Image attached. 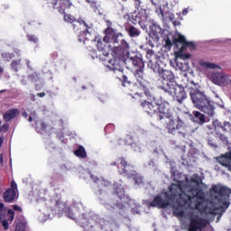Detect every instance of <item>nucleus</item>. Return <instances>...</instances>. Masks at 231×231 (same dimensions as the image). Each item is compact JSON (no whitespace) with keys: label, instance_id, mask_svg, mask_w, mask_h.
<instances>
[{"label":"nucleus","instance_id":"f8f14e48","mask_svg":"<svg viewBox=\"0 0 231 231\" xmlns=\"http://www.w3.org/2000/svg\"><path fill=\"white\" fill-rule=\"evenodd\" d=\"M17 198V183L15 181L11 182V189H7L4 193V199L7 203H12Z\"/></svg>","mask_w":231,"mask_h":231},{"label":"nucleus","instance_id":"393cba45","mask_svg":"<svg viewBox=\"0 0 231 231\" xmlns=\"http://www.w3.org/2000/svg\"><path fill=\"white\" fill-rule=\"evenodd\" d=\"M164 14L165 15L164 17H162V19H163L164 21H174V14H172L171 13H169V11H167Z\"/></svg>","mask_w":231,"mask_h":231},{"label":"nucleus","instance_id":"c85d7f7f","mask_svg":"<svg viewBox=\"0 0 231 231\" xmlns=\"http://www.w3.org/2000/svg\"><path fill=\"white\" fill-rule=\"evenodd\" d=\"M21 82L22 84L25 85L26 84H30V82H33V78L32 77H23L22 79H21Z\"/></svg>","mask_w":231,"mask_h":231},{"label":"nucleus","instance_id":"b1692460","mask_svg":"<svg viewBox=\"0 0 231 231\" xmlns=\"http://www.w3.org/2000/svg\"><path fill=\"white\" fill-rule=\"evenodd\" d=\"M148 68H150V69H152V71H154V73H159L160 74V69H156V64H154V62H152V60H149L148 61Z\"/></svg>","mask_w":231,"mask_h":231},{"label":"nucleus","instance_id":"58836bf2","mask_svg":"<svg viewBox=\"0 0 231 231\" xmlns=\"http://www.w3.org/2000/svg\"><path fill=\"white\" fill-rule=\"evenodd\" d=\"M2 225H3L4 228H5V230H8V221L4 220L2 222Z\"/></svg>","mask_w":231,"mask_h":231},{"label":"nucleus","instance_id":"423d86ee","mask_svg":"<svg viewBox=\"0 0 231 231\" xmlns=\"http://www.w3.org/2000/svg\"><path fill=\"white\" fill-rule=\"evenodd\" d=\"M186 89H189L191 100L198 109H200L208 116L216 115L214 102L208 100L207 96L198 89V85L194 84V82H189L186 86Z\"/></svg>","mask_w":231,"mask_h":231},{"label":"nucleus","instance_id":"a211bd4d","mask_svg":"<svg viewBox=\"0 0 231 231\" xmlns=\"http://www.w3.org/2000/svg\"><path fill=\"white\" fill-rule=\"evenodd\" d=\"M192 120L195 122V124L203 125L205 124V115L201 114L200 112L194 111Z\"/></svg>","mask_w":231,"mask_h":231},{"label":"nucleus","instance_id":"bb28decb","mask_svg":"<svg viewBox=\"0 0 231 231\" xmlns=\"http://www.w3.org/2000/svg\"><path fill=\"white\" fill-rule=\"evenodd\" d=\"M6 216V208H5V204L0 202V219H3Z\"/></svg>","mask_w":231,"mask_h":231},{"label":"nucleus","instance_id":"2f4dec72","mask_svg":"<svg viewBox=\"0 0 231 231\" xmlns=\"http://www.w3.org/2000/svg\"><path fill=\"white\" fill-rule=\"evenodd\" d=\"M139 24H140V26H141V28H142L143 30H146V29H147V21H145V20H143V19H141V20L139 21Z\"/></svg>","mask_w":231,"mask_h":231},{"label":"nucleus","instance_id":"cd10ccee","mask_svg":"<svg viewBox=\"0 0 231 231\" xmlns=\"http://www.w3.org/2000/svg\"><path fill=\"white\" fill-rule=\"evenodd\" d=\"M64 21H66V23H75V21H77V19L75 18V16H73L71 14H65Z\"/></svg>","mask_w":231,"mask_h":231},{"label":"nucleus","instance_id":"6ab92c4d","mask_svg":"<svg viewBox=\"0 0 231 231\" xmlns=\"http://www.w3.org/2000/svg\"><path fill=\"white\" fill-rule=\"evenodd\" d=\"M200 66L202 68H206L207 69H219V66L208 61H201Z\"/></svg>","mask_w":231,"mask_h":231},{"label":"nucleus","instance_id":"de8ad7c7","mask_svg":"<svg viewBox=\"0 0 231 231\" xmlns=\"http://www.w3.org/2000/svg\"><path fill=\"white\" fill-rule=\"evenodd\" d=\"M0 163L3 165V154L0 155Z\"/></svg>","mask_w":231,"mask_h":231},{"label":"nucleus","instance_id":"5fc2aeb1","mask_svg":"<svg viewBox=\"0 0 231 231\" xmlns=\"http://www.w3.org/2000/svg\"><path fill=\"white\" fill-rule=\"evenodd\" d=\"M148 55H152V51H151V52H148Z\"/></svg>","mask_w":231,"mask_h":231},{"label":"nucleus","instance_id":"f3484780","mask_svg":"<svg viewBox=\"0 0 231 231\" xmlns=\"http://www.w3.org/2000/svg\"><path fill=\"white\" fill-rule=\"evenodd\" d=\"M19 116V110L18 109H10L9 111L4 114V120L5 122H10L13 118Z\"/></svg>","mask_w":231,"mask_h":231},{"label":"nucleus","instance_id":"a878e982","mask_svg":"<svg viewBox=\"0 0 231 231\" xmlns=\"http://www.w3.org/2000/svg\"><path fill=\"white\" fill-rule=\"evenodd\" d=\"M11 67L14 71H17V69H19V68L21 67V60H14L11 64Z\"/></svg>","mask_w":231,"mask_h":231},{"label":"nucleus","instance_id":"6e6d98bb","mask_svg":"<svg viewBox=\"0 0 231 231\" xmlns=\"http://www.w3.org/2000/svg\"><path fill=\"white\" fill-rule=\"evenodd\" d=\"M224 142H226V137H224Z\"/></svg>","mask_w":231,"mask_h":231},{"label":"nucleus","instance_id":"603ef678","mask_svg":"<svg viewBox=\"0 0 231 231\" xmlns=\"http://www.w3.org/2000/svg\"><path fill=\"white\" fill-rule=\"evenodd\" d=\"M78 207H82V204L81 203H78Z\"/></svg>","mask_w":231,"mask_h":231},{"label":"nucleus","instance_id":"4d7b16f0","mask_svg":"<svg viewBox=\"0 0 231 231\" xmlns=\"http://www.w3.org/2000/svg\"><path fill=\"white\" fill-rule=\"evenodd\" d=\"M79 42H82V39L79 38Z\"/></svg>","mask_w":231,"mask_h":231},{"label":"nucleus","instance_id":"680f3d73","mask_svg":"<svg viewBox=\"0 0 231 231\" xmlns=\"http://www.w3.org/2000/svg\"><path fill=\"white\" fill-rule=\"evenodd\" d=\"M138 145H142V144H138V143H137V146H138Z\"/></svg>","mask_w":231,"mask_h":231},{"label":"nucleus","instance_id":"f704fd0d","mask_svg":"<svg viewBox=\"0 0 231 231\" xmlns=\"http://www.w3.org/2000/svg\"><path fill=\"white\" fill-rule=\"evenodd\" d=\"M3 59H5V60H11L13 55L8 53H3L2 54Z\"/></svg>","mask_w":231,"mask_h":231},{"label":"nucleus","instance_id":"13d9d810","mask_svg":"<svg viewBox=\"0 0 231 231\" xmlns=\"http://www.w3.org/2000/svg\"><path fill=\"white\" fill-rule=\"evenodd\" d=\"M112 165H116V162H114Z\"/></svg>","mask_w":231,"mask_h":231},{"label":"nucleus","instance_id":"864d4df0","mask_svg":"<svg viewBox=\"0 0 231 231\" xmlns=\"http://www.w3.org/2000/svg\"><path fill=\"white\" fill-rule=\"evenodd\" d=\"M48 217H49L48 216L45 217V219H43V220H42V221H46Z\"/></svg>","mask_w":231,"mask_h":231},{"label":"nucleus","instance_id":"ddd939ff","mask_svg":"<svg viewBox=\"0 0 231 231\" xmlns=\"http://www.w3.org/2000/svg\"><path fill=\"white\" fill-rule=\"evenodd\" d=\"M150 37L153 39V41L158 42L160 40V35H162V28L158 23H154V20H151L150 22Z\"/></svg>","mask_w":231,"mask_h":231},{"label":"nucleus","instance_id":"052dcab7","mask_svg":"<svg viewBox=\"0 0 231 231\" xmlns=\"http://www.w3.org/2000/svg\"><path fill=\"white\" fill-rule=\"evenodd\" d=\"M216 97H217V98L219 96L216 95Z\"/></svg>","mask_w":231,"mask_h":231},{"label":"nucleus","instance_id":"ea45409f","mask_svg":"<svg viewBox=\"0 0 231 231\" xmlns=\"http://www.w3.org/2000/svg\"><path fill=\"white\" fill-rule=\"evenodd\" d=\"M142 4V2L140 0H134V5L136 8H140V5Z\"/></svg>","mask_w":231,"mask_h":231},{"label":"nucleus","instance_id":"39448f33","mask_svg":"<svg viewBox=\"0 0 231 231\" xmlns=\"http://www.w3.org/2000/svg\"><path fill=\"white\" fill-rule=\"evenodd\" d=\"M160 79L157 81V88L164 93H168L177 102H183L187 98V92L180 85H177L174 80V74L171 70L159 69Z\"/></svg>","mask_w":231,"mask_h":231},{"label":"nucleus","instance_id":"f257e3e1","mask_svg":"<svg viewBox=\"0 0 231 231\" xmlns=\"http://www.w3.org/2000/svg\"><path fill=\"white\" fill-rule=\"evenodd\" d=\"M201 177L194 174L190 179L185 177V181L175 180L168 191L157 195L150 207L165 208L172 207L173 214L180 224L189 227V231H203L208 225L205 214L217 216L225 214L230 207V189L215 185L209 190L211 200L205 199V193L199 189Z\"/></svg>","mask_w":231,"mask_h":231},{"label":"nucleus","instance_id":"f03ea898","mask_svg":"<svg viewBox=\"0 0 231 231\" xmlns=\"http://www.w3.org/2000/svg\"><path fill=\"white\" fill-rule=\"evenodd\" d=\"M106 35L102 40L97 41V50L99 59L109 71H114L119 77L122 75L123 82H127V77L124 75L122 64L124 62H131L135 68L142 69L144 66L142 55L129 56V43L125 40H121L122 33L116 32L112 28H107L105 32Z\"/></svg>","mask_w":231,"mask_h":231},{"label":"nucleus","instance_id":"1a4fd4ad","mask_svg":"<svg viewBox=\"0 0 231 231\" xmlns=\"http://www.w3.org/2000/svg\"><path fill=\"white\" fill-rule=\"evenodd\" d=\"M120 165H119V172L124 176H128V178H134L135 183L140 185L142 183V177L136 174V171H133V166L127 164V162L121 158L119 159Z\"/></svg>","mask_w":231,"mask_h":231},{"label":"nucleus","instance_id":"6e6552de","mask_svg":"<svg viewBox=\"0 0 231 231\" xmlns=\"http://www.w3.org/2000/svg\"><path fill=\"white\" fill-rule=\"evenodd\" d=\"M115 187V194L118 196L121 200V203L117 204L116 207L118 208H124V207H130L132 208L133 214H138L140 212V206L136 204V201L129 199V197L125 196L124 191V187L121 183L114 184Z\"/></svg>","mask_w":231,"mask_h":231},{"label":"nucleus","instance_id":"5701e85b","mask_svg":"<svg viewBox=\"0 0 231 231\" xmlns=\"http://www.w3.org/2000/svg\"><path fill=\"white\" fill-rule=\"evenodd\" d=\"M74 154H76L79 158H86V150L84 147L79 146V149L74 152Z\"/></svg>","mask_w":231,"mask_h":231},{"label":"nucleus","instance_id":"4468645a","mask_svg":"<svg viewBox=\"0 0 231 231\" xmlns=\"http://www.w3.org/2000/svg\"><path fill=\"white\" fill-rule=\"evenodd\" d=\"M152 5L157 6L156 14H158L159 17H165V13L169 12V3L165 0H162L159 4L154 2V0H151Z\"/></svg>","mask_w":231,"mask_h":231},{"label":"nucleus","instance_id":"9b49d317","mask_svg":"<svg viewBox=\"0 0 231 231\" xmlns=\"http://www.w3.org/2000/svg\"><path fill=\"white\" fill-rule=\"evenodd\" d=\"M52 5L60 14H66L67 10L71 8L72 4L69 0H51Z\"/></svg>","mask_w":231,"mask_h":231},{"label":"nucleus","instance_id":"c756f323","mask_svg":"<svg viewBox=\"0 0 231 231\" xmlns=\"http://www.w3.org/2000/svg\"><path fill=\"white\" fill-rule=\"evenodd\" d=\"M14 210L9 209L7 210V221H14Z\"/></svg>","mask_w":231,"mask_h":231},{"label":"nucleus","instance_id":"79ce46f5","mask_svg":"<svg viewBox=\"0 0 231 231\" xmlns=\"http://www.w3.org/2000/svg\"><path fill=\"white\" fill-rule=\"evenodd\" d=\"M187 14H189V9H183L182 10V15H187Z\"/></svg>","mask_w":231,"mask_h":231},{"label":"nucleus","instance_id":"412c9836","mask_svg":"<svg viewBox=\"0 0 231 231\" xmlns=\"http://www.w3.org/2000/svg\"><path fill=\"white\" fill-rule=\"evenodd\" d=\"M128 35H130V37H139L140 30L136 29L134 26H131L128 29Z\"/></svg>","mask_w":231,"mask_h":231},{"label":"nucleus","instance_id":"a18cd8bd","mask_svg":"<svg viewBox=\"0 0 231 231\" xmlns=\"http://www.w3.org/2000/svg\"><path fill=\"white\" fill-rule=\"evenodd\" d=\"M23 116H24L25 118H27V117H28V113L23 112Z\"/></svg>","mask_w":231,"mask_h":231},{"label":"nucleus","instance_id":"8fccbe9b","mask_svg":"<svg viewBox=\"0 0 231 231\" xmlns=\"http://www.w3.org/2000/svg\"><path fill=\"white\" fill-rule=\"evenodd\" d=\"M134 98H140V94H135V96L134 97Z\"/></svg>","mask_w":231,"mask_h":231},{"label":"nucleus","instance_id":"9d476101","mask_svg":"<svg viewBox=\"0 0 231 231\" xmlns=\"http://www.w3.org/2000/svg\"><path fill=\"white\" fill-rule=\"evenodd\" d=\"M134 77L137 79L139 86H142L144 91V95L145 97H147L148 100H152V98L154 97L151 94V91H149V89L147 88V87L149 86V83L145 81L143 79V70H142V69H137L134 73Z\"/></svg>","mask_w":231,"mask_h":231},{"label":"nucleus","instance_id":"4c0bfd02","mask_svg":"<svg viewBox=\"0 0 231 231\" xmlns=\"http://www.w3.org/2000/svg\"><path fill=\"white\" fill-rule=\"evenodd\" d=\"M8 124H5L1 126V131H3V133H6V131H8Z\"/></svg>","mask_w":231,"mask_h":231},{"label":"nucleus","instance_id":"4be33fe9","mask_svg":"<svg viewBox=\"0 0 231 231\" xmlns=\"http://www.w3.org/2000/svg\"><path fill=\"white\" fill-rule=\"evenodd\" d=\"M90 178L94 180V181H96V183H98V185H100L101 187H107V185H109V181L103 180V179H97V178L93 175H90Z\"/></svg>","mask_w":231,"mask_h":231},{"label":"nucleus","instance_id":"bf43d9fd","mask_svg":"<svg viewBox=\"0 0 231 231\" xmlns=\"http://www.w3.org/2000/svg\"><path fill=\"white\" fill-rule=\"evenodd\" d=\"M184 77H187V73L184 74Z\"/></svg>","mask_w":231,"mask_h":231},{"label":"nucleus","instance_id":"aec40b11","mask_svg":"<svg viewBox=\"0 0 231 231\" xmlns=\"http://www.w3.org/2000/svg\"><path fill=\"white\" fill-rule=\"evenodd\" d=\"M15 231H24L26 230V221L24 220H18L15 222Z\"/></svg>","mask_w":231,"mask_h":231},{"label":"nucleus","instance_id":"37998d69","mask_svg":"<svg viewBox=\"0 0 231 231\" xmlns=\"http://www.w3.org/2000/svg\"><path fill=\"white\" fill-rule=\"evenodd\" d=\"M14 210H19V211H21V207H19V206H14Z\"/></svg>","mask_w":231,"mask_h":231},{"label":"nucleus","instance_id":"7ed1b4c3","mask_svg":"<svg viewBox=\"0 0 231 231\" xmlns=\"http://www.w3.org/2000/svg\"><path fill=\"white\" fill-rule=\"evenodd\" d=\"M141 106L143 107L145 113L151 116L156 115L162 124H166L168 133L174 134L176 131L185 129V123L180 117L176 119L172 117V115L169 111V107H171L169 102L163 100L162 97L152 101L144 100L141 103Z\"/></svg>","mask_w":231,"mask_h":231},{"label":"nucleus","instance_id":"dca6fc26","mask_svg":"<svg viewBox=\"0 0 231 231\" xmlns=\"http://www.w3.org/2000/svg\"><path fill=\"white\" fill-rule=\"evenodd\" d=\"M74 26H80L83 28V30H86V32H83L85 35H91L93 33V28L91 26H88V23L82 20H79L76 22V24Z\"/></svg>","mask_w":231,"mask_h":231},{"label":"nucleus","instance_id":"72a5a7b5","mask_svg":"<svg viewBox=\"0 0 231 231\" xmlns=\"http://www.w3.org/2000/svg\"><path fill=\"white\" fill-rule=\"evenodd\" d=\"M222 129H223V131H231V124L226 122L224 124Z\"/></svg>","mask_w":231,"mask_h":231},{"label":"nucleus","instance_id":"a19ab883","mask_svg":"<svg viewBox=\"0 0 231 231\" xmlns=\"http://www.w3.org/2000/svg\"><path fill=\"white\" fill-rule=\"evenodd\" d=\"M37 97H40V98H42L44 97H46V94L44 92H41L37 94Z\"/></svg>","mask_w":231,"mask_h":231},{"label":"nucleus","instance_id":"473e14b6","mask_svg":"<svg viewBox=\"0 0 231 231\" xmlns=\"http://www.w3.org/2000/svg\"><path fill=\"white\" fill-rule=\"evenodd\" d=\"M28 41H30L31 42H34L37 43L39 42V39H37V37H35V35H28Z\"/></svg>","mask_w":231,"mask_h":231},{"label":"nucleus","instance_id":"09e8293b","mask_svg":"<svg viewBox=\"0 0 231 231\" xmlns=\"http://www.w3.org/2000/svg\"><path fill=\"white\" fill-rule=\"evenodd\" d=\"M3 71H5V69H3L2 67H0V75H3Z\"/></svg>","mask_w":231,"mask_h":231},{"label":"nucleus","instance_id":"e433bc0d","mask_svg":"<svg viewBox=\"0 0 231 231\" xmlns=\"http://www.w3.org/2000/svg\"><path fill=\"white\" fill-rule=\"evenodd\" d=\"M148 167L149 169H156V163L154 162V161H150V162L148 163Z\"/></svg>","mask_w":231,"mask_h":231},{"label":"nucleus","instance_id":"0eeeda50","mask_svg":"<svg viewBox=\"0 0 231 231\" xmlns=\"http://www.w3.org/2000/svg\"><path fill=\"white\" fill-rule=\"evenodd\" d=\"M76 221L80 223L85 231H113L111 223L93 213L83 215L81 218H78Z\"/></svg>","mask_w":231,"mask_h":231},{"label":"nucleus","instance_id":"2eb2a0df","mask_svg":"<svg viewBox=\"0 0 231 231\" xmlns=\"http://www.w3.org/2000/svg\"><path fill=\"white\" fill-rule=\"evenodd\" d=\"M56 207L60 212H64L65 216H67V217H69V219H74V220L77 219L75 217V214L71 212V209L68 205H66V203L59 201L57 202Z\"/></svg>","mask_w":231,"mask_h":231},{"label":"nucleus","instance_id":"20e7f679","mask_svg":"<svg viewBox=\"0 0 231 231\" xmlns=\"http://www.w3.org/2000/svg\"><path fill=\"white\" fill-rule=\"evenodd\" d=\"M172 43L175 44L176 50H175V69L177 71H181L182 73H192V70L190 69V67L189 66V62H181L180 60H187V59H190V56L189 54H185L183 51H185V48H194V42H187L185 39V36L181 35L180 33H177L173 37V42L170 39L165 40V48H168V50H171L172 48Z\"/></svg>","mask_w":231,"mask_h":231},{"label":"nucleus","instance_id":"49530a36","mask_svg":"<svg viewBox=\"0 0 231 231\" xmlns=\"http://www.w3.org/2000/svg\"><path fill=\"white\" fill-rule=\"evenodd\" d=\"M4 139L3 137H0V147L3 145Z\"/></svg>","mask_w":231,"mask_h":231},{"label":"nucleus","instance_id":"3c124183","mask_svg":"<svg viewBox=\"0 0 231 231\" xmlns=\"http://www.w3.org/2000/svg\"><path fill=\"white\" fill-rule=\"evenodd\" d=\"M29 122H33V117L32 116H30L29 119H28Z\"/></svg>","mask_w":231,"mask_h":231},{"label":"nucleus","instance_id":"c9c22d12","mask_svg":"<svg viewBox=\"0 0 231 231\" xmlns=\"http://www.w3.org/2000/svg\"><path fill=\"white\" fill-rule=\"evenodd\" d=\"M213 125L216 129H217V127H221V129H223V125H221V123H219L217 120L213 121Z\"/></svg>","mask_w":231,"mask_h":231},{"label":"nucleus","instance_id":"c03bdc74","mask_svg":"<svg viewBox=\"0 0 231 231\" xmlns=\"http://www.w3.org/2000/svg\"><path fill=\"white\" fill-rule=\"evenodd\" d=\"M46 127H47L46 124L42 123V131H44V129H46Z\"/></svg>","mask_w":231,"mask_h":231},{"label":"nucleus","instance_id":"7c9ffc66","mask_svg":"<svg viewBox=\"0 0 231 231\" xmlns=\"http://www.w3.org/2000/svg\"><path fill=\"white\" fill-rule=\"evenodd\" d=\"M132 148L134 149V151L137 152H142V146H138V143H133L131 144Z\"/></svg>","mask_w":231,"mask_h":231}]
</instances>
